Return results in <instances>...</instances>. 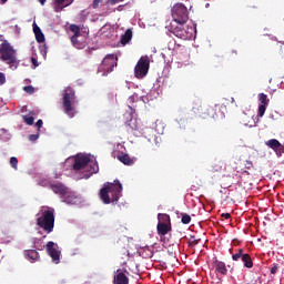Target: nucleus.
<instances>
[{
  "label": "nucleus",
  "instance_id": "obj_1",
  "mask_svg": "<svg viewBox=\"0 0 284 284\" xmlns=\"http://www.w3.org/2000/svg\"><path fill=\"white\" fill-rule=\"evenodd\" d=\"M64 165L73 170V172H84L80 175V179H90L92 174L99 172V162L91 154L80 153L75 156L68 158Z\"/></svg>",
  "mask_w": 284,
  "mask_h": 284
},
{
  "label": "nucleus",
  "instance_id": "obj_2",
  "mask_svg": "<svg viewBox=\"0 0 284 284\" xmlns=\"http://www.w3.org/2000/svg\"><path fill=\"white\" fill-rule=\"evenodd\" d=\"M121 196H123V185L119 180H114L113 183H104V186L100 190V199L104 205L118 204Z\"/></svg>",
  "mask_w": 284,
  "mask_h": 284
},
{
  "label": "nucleus",
  "instance_id": "obj_3",
  "mask_svg": "<svg viewBox=\"0 0 284 284\" xmlns=\"http://www.w3.org/2000/svg\"><path fill=\"white\" fill-rule=\"evenodd\" d=\"M136 101V95L133 94L129 97L128 99V108L129 112L125 114L126 119L128 116L130 120L125 122V125H128L131 129V132L134 136H143V129L141 128V120L136 118V111L133 108V103Z\"/></svg>",
  "mask_w": 284,
  "mask_h": 284
},
{
  "label": "nucleus",
  "instance_id": "obj_4",
  "mask_svg": "<svg viewBox=\"0 0 284 284\" xmlns=\"http://www.w3.org/2000/svg\"><path fill=\"white\" fill-rule=\"evenodd\" d=\"M0 61H3V63H7L9 65L10 70H17L19 68V59H17V50L12 45H10V42L8 40H4L0 44Z\"/></svg>",
  "mask_w": 284,
  "mask_h": 284
},
{
  "label": "nucleus",
  "instance_id": "obj_5",
  "mask_svg": "<svg viewBox=\"0 0 284 284\" xmlns=\"http://www.w3.org/2000/svg\"><path fill=\"white\" fill-rule=\"evenodd\" d=\"M32 247L33 250L43 251L47 250V253L52 258V262L55 263V265H59L61 263V252L59 250V244L50 241L47 243V245H43V240L33 237L32 239Z\"/></svg>",
  "mask_w": 284,
  "mask_h": 284
},
{
  "label": "nucleus",
  "instance_id": "obj_6",
  "mask_svg": "<svg viewBox=\"0 0 284 284\" xmlns=\"http://www.w3.org/2000/svg\"><path fill=\"white\" fill-rule=\"evenodd\" d=\"M62 105L64 108V114H67L69 119H74V114H77V105H79V99H77L73 88L68 87L63 90Z\"/></svg>",
  "mask_w": 284,
  "mask_h": 284
},
{
  "label": "nucleus",
  "instance_id": "obj_7",
  "mask_svg": "<svg viewBox=\"0 0 284 284\" xmlns=\"http://www.w3.org/2000/svg\"><path fill=\"white\" fill-rule=\"evenodd\" d=\"M37 216V225L41 227L47 234L54 230V209L42 207Z\"/></svg>",
  "mask_w": 284,
  "mask_h": 284
},
{
  "label": "nucleus",
  "instance_id": "obj_8",
  "mask_svg": "<svg viewBox=\"0 0 284 284\" xmlns=\"http://www.w3.org/2000/svg\"><path fill=\"white\" fill-rule=\"evenodd\" d=\"M172 34L178 37V39H183V41H192V39H196V24L185 26L171 23Z\"/></svg>",
  "mask_w": 284,
  "mask_h": 284
},
{
  "label": "nucleus",
  "instance_id": "obj_9",
  "mask_svg": "<svg viewBox=\"0 0 284 284\" xmlns=\"http://www.w3.org/2000/svg\"><path fill=\"white\" fill-rule=\"evenodd\" d=\"M173 23L176 26H185L190 17L187 16V8L183 3H178L172 9Z\"/></svg>",
  "mask_w": 284,
  "mask_h": 284
},
{
  "label": "nucleus",
  "instance_id": "obj_10",
  "mask_svg": "<svg viewBox=\"0 0 284 284\" xmlns=\"http://www.w3.org/2000/svg\"><path fill=\"white\" fill-rule=\"evenodd\" d=\"M116 61H119V58L115 54H108L98 68V72H103L102 77H108L116 68Z\"/></svg>",
  "mask_w": 284,
  "mask_h": 284
},
{
  "label": "nucleus",
  "instance_id": "obj_11",
  "mask_svg": "<svg viewBox=\"0 0 284 284\" xmlns=\"http://www.w3.org/2000/svg\"><path fill=\"white\" fill-rule=\"evenodd\" d=\"M150 72V58L142 55L134 68V75L136 79H144Z\"/></svg>",
  "mask_w": 284,
  "mask_h": 284
},
{
  "label": "nucleus",
  "instance_id": "obj_12",
  "mask_svg": "<svg viewBox=\"0 0 284 284\" xmlns=\"http://www.w3.org/2000/svg\"><path fill=\"white\" fill-rule=\"evenodd\" d=\"M232 261H242L244 264V267L247 270H252L254 267V262H252V256L250 254L245 253V250L239 248L236 253L232 255Z\"/></svg>",
  "mask_w": 284,
  "mask_h": 284
},
{
  "label": "nucleus",
  "instance_id": "obj_13",
  "mask_svg": "<svg viewBox=\"0 0 284 284\" xmlns=\"http://www.w3.org/2000/svg\"><path fill=\"white\" fill-rule=\"evenodd\" d=\"M61 202L67 203V205H81V203H83V197L69 190V192L61 199Z\"/></svg>",
  "mask_w": 284,
  "mask_h": 284
},
{
  "label": "nucleus",
  "instance_id": "obj_14",
  "mask_svg": "<svg viewBox=\"0 0 284 284\" xmlns=\"http://www.w3.org/2000/svg\"><path fill=\"white\" fill-rule=\"evenodd\" d=\"M142 128V135L144 139H148L149 143H152V141L155 143V145H160L161 143V138L156 136V130L153 128H143V124H141Z\"/></svg>",
  "mask_w": 284,
  "mask_h": 284
},
{
  "label": "nucleus",
  "instance_id": "obj_15",
  "mask_svg": "<svg viewBox=\"0 0 284 284\" xmlns=\"http://www.w3.org/2000/svg\"><path fill=\"white\" fill-rule=\"evenodd\" d=\"M159 219V223H158V234L160 236H165V234H168V232H170V225L161 222V221H170V215L168 214H159L158 215Z\"/></svg>",
  "mask_w": 284,
  "mask_h": 284
},
{
  "label": "nucleus",
  "instance_id": "obj_16",
  "mask_svg": "<svg viewBox=\"0 0 284 284\" xmlns=\"http://www.w3.org/2000/svg\"><path fill=\"white\" fill-rule=\"evenodd\" d=\"M51 190H52V192H54V194H59L60 200L62 201V199L68 194L70 189L64 186L63 183L57 182V183L51 184Z\"/></svg>",
  "mask_w": 284,
  "mask_h": 284
},
{
  "label": "nucleus",
  "instance_id": "obj_17",
  "mask_svg": "<svg viewBox=\"0 0 284 284\" xmlns=\"http://www.w3.org/2000/svg\"><path fill=\"white\" fill-rule=\"evenodd\" d=\"M265 145H267V148H270L271 150L276 152L277 155H280L281 153L284 152L283 144H281V142L276 139H271V140L266 141Z\"/></svg>",
  "mask_w": 284,
  "mask_h": 284
},
{
  "label": "nucleus",
  "instance_id": "obj_18",
  "mask_svg": "<svg viewBox=\"0 0 284 284\" xmlns=\"http://www.w3.org/2000/svg\"><path fill=\"white\" fill-rule=\"evenodd\" d=\"M213 265H214V268H215V272L217 274H221V276H225L227 275V266L225 265L224 262H221L219 260H215L213 262Z\"/></svg>",
  "mask_w": 284,
  "mask_h": 284
},
{
  "label": "nucleus",
  "instance_id": "obj_19",
  "mask_svg": "<svg viewBox=\"0 0 284 284\" xmlns=\"http://www.w3.org/2000/svg\"><path fill=\"white\" fill-rule=\"evenodd\" d=\"M32 28H33V33L36 34V41H38V43H44L45 36L43 34V31H41V28L37 26V22H33Z\"/></svg>",
  "mask_w": 284,
  "mask_h": 284
},
{
  "label": "nucleus",
  "instance_id": "obj_20",
  "mask_svg": "<svg viewBox=\"0 0 284 284\" xmlns=\"http://www.w3.org/2000/svg\"><path fill=\"white\" fill-rule=\"evenodd\" d=\"M71 42L78 50H83V48H85V38L81 36L71 37Z\"/></svg>",
  "mask_w": 284,
  "mask_h": 284
},
{
  "label": "nucleus",
  "instance_id": "obj_21",
  "mask_svg": "<svg viewBox=\"0 0 284 284\" xmlns=\"http://www.w3.org/2000/svg\"><path fill=\"white\" fill-rule=\"evenodd\" d=\"M138 254L142 258H152V256H154V251L150 246H143L138 248Z\"/></svg>",
  "mask_w": 284,
  "mask_h": 284
},
{
  "label": "nucleus",
  "instance_id": "obj_22",
  "mask_svg": "<svg viewBox=\"0 0 284 284\" xmlns=\"http://www.w3.org/2000/svg\"><path fill=\"white\" fill-rule=\"evenodd\" d=\"M113 284H130V278L125 276V273L118 270L113 278Z\"/></svg>",
  "mask_w": 284,
  "mask_h": 284
},
{
  "label": "nucleus",
  "instance_id": "obj_23",
  "mask_svg": "<svg viewBox=\"0 0 284 284\" xmlns=\"http://www.w3.org/2000/svg\"><path fill=\"white\" fill-rule=\"evenodd\" d=\"M24 256L28 261H30V263L39 261V252H37V250L24 251Z\"/></svg>",
  "mask_w": 284,
  "mask_h": 284
},
{
  "label": "nucleus",
  "instance_id": "obj_24",
  "mask_svg": "<svg viewBox=\"0 0 284 284\" xmlns=\"http://www.w3.org/2000/svg\"><path fill=\"white\" fill-rule=\"evenodd\" d=\"M118 159L124 165H134V159H131L130 155H128V154L118 155Z\"/></svg>",
  "mask_w": 284,
  "mask_h": 284
},
{
  "label": "nucleus",
  "instance_id": "obj_25",
  "mask_svg": "<svg viewBox=\"0 0 284 284\" xmlns=\"http://www.w3.org/2000/svg\"><path fill=\"white\" fill-rule=\"evenodd\" d=\"M132 41V30H126L125 33L121 37L122 45H128V42Z\"/></svg>",
  "mask_w": 284,
  "mask_h": 284
},
{
  "label": "nucleus",
  "instance_id": "obj_26",
  "mask_svg": "<svg viewBox=\"0 0 284 284\" xmlns=\"http://www.w3.org/2000/svg\"><path fill=\"white\" fill-rule=\"evenodd\" d=\"M152 94L154 95V99H156V97H159V92H156V90H152L151 93H149L146 97L141 98L143 103H148L149 101H152V99H153Z\"/></svg>",
  "mask_w": 284,
  "mask_h": 284
},
{
  "label": "nucleus",
  "instance_id": "obj_27",
  "mask_svg": "<svg viewBox=\"0 0 284 284\" xmlns=\"http://www.w3.org/2000/svg\"><path fill=\"white\" fill-rule=\"evenodd\" d=\"M53 3H57L58 6H64V8H68V6H72V3H74V0H53Z\"/></svg>",
  "mask_w": 284,
  "mask_h": 284
},
{
  "label": "nucleus",
  "instance_id": "obj_28",
  "mask_svg": "<svg viewBox=\"0 0 284 284\" xmlns=\"http://www.w3.org/2000/svg\"><path fill=\"white\" fill-rule=\"evenodd\" d=\"M258 101L262 103V105H267L270 103V99H267V94L265 93L258 94Z\"/></svg>",
  "mask_w": 284,
  "mask_h": 284
},
{
  "label": "nucleus",
  "instance_id": "obj_29",
  "mask_svg": "<svg viewBox=\"0 0 284 284\" xmlns=\"http://www.w3.org/2000/svg\"><path fill=\"white\" fill-rule=\"evenodd\" d=\"M267 110V105L265 104H260L258 105V111H257V116L262 119V116H265V111Z\"/></svg>",
  "mask_w": 284,
  "mask_h": 284
},
{
  "label": "nucleus",
  "instance_id": "obj_30",
  "mask_svg": "<svg viewBox=\"0 0 284 284\" xmlns=\"http://www.w3.org/2000/svg\"><path fill=\"white\" fill-rule=\"evenodd\" d=\"M22 119H23L24 123H27V125H34V116L23 115Z\"/></svg>",
  "mask_w": 284,
  "mask_h": 284
},
{
  "label": "nucleus",
  "instance_id": "obj_31",
  "mask_svg": "<svg viewBox=\"0 0 284 284\" xmlns=\"http://www.w3.org/2000/svg\"><path fill=\"white\" fill-rule=\"evenodd\" d=\"M181 221H182L183 225H190L192 217L187 213H183Z\"/></svg>",
  "mask_w": 284,
  "mask_h": 284
},
{
  "label": "nucleus",
  "instance_id": "obj_32",
  "mask_svg": "<svg viewBox=\"0 0 284 284\" xmlns=\"http://www.w3.org/2000/svg\"><path fill=\"white\" fill-rule=\"evenodd\" d=\"M71 32H74V37L81 36V30L79 29V26L77 24H71L70 26Z\"/></svg>",
  "mask_w": 284,
  "mask_h": 284
},
{
  "label": "nucleus",
  "instance_id": "obj_33",
  "mask_svg": "<svg viewBox=\"0 0 284 284\" xmlns=\"http://www.w3.org/2000/svg\"><path fill=\"white\" fill-rule=\"evenodd\" d=\"M39 50L43 59H48V45H40Z\"/></svg>",
  "mask_w": 284,
  "mask_h": 284
},
{
  "label": "nucleus",
  "instance_id": "obj_34",
  "mask_svg": "<svg viewBox=\"0 0 284 284\" xmlns=\"http://www.w3.org/2000/svg\"><path fill=\"white\" fill-rule=\"evenodd\" d=\"M10 165H11V168H13V170H17V168L19 165V160L17 158L12 156L10 159Z\"/></svg>",
  "mask_w": 284,
  "mask_h": 284
},
{
  "label": "nucleus",
  "instance_id": "obj_35",
  "mask_svg": "<svg viewBox=\"0 0 284 284\" xmlns=\"http://www.w3.org/2000/svg\"><path fill=\"white\" fill-rule=\"evenodd\" d=\"M65 4L54 3V12H63Z\"/></svg>",
  "mask_w": 284,
  "mask_h": 284
},
{
  "label": "nucleus",
  "instance_id": "obj_36",
  "mask_svg": "<svg viewBox=\"0 0 284 284\" xmlns=\"http://www.w3.org/2000/svg\"><path fill=\"white\" fill-rule=\"evenodd\" d=\"M23 90L27 92V94H34V87L27 85L23 88Z\"/></svg>",
  "mask_w": 284,
  "mask_h": 284
},
{
  "label": "nucleus",
  "instance_id": "obj_37",
  "mask_svg": "<svg viewBox=\"0 0 284 284\" xmlns=\"http://www.w3.org/2000/svg\"><path fill=\"white\" fill-rule=\"evenodd\" d=\"M31 62L34 65V68H39V60H38L37 55L31 57Z\"/></svg>",
  "mask_w": 284,
  "mask_h": 284
},
{
  "label": "nucleus",
  "instance_id": "obj_38",
  "mask_svg": "<svg viewBox=\"0 0 284 284\" xmlns=\"http://www.w3.org/2000/svg\"><path fill=\"white\" fill-rule=\"evenodd\" d=\"M39 140V133L29 135V141H38Z\"/></svg>",
  "mask_w": 284,
  "mask_h": 284
},
{
  "label": "nucleus",
  "instance_id": "obj_39",
  "mask_svg": "<svg viewBox=\"0 0 284 284\" xmlns=\"http://www.w3.org/2000/svg\"><path fill=\"white\" fill-rule=\"evenodd\" d=\"M276 272H278V264H273L271 267V274H276Z\"/></svg>",
  "mask_w": 284,
  "mask_h": 284
},
{
  "label": "nucleus",
  "instance_id": "obj_40",
  "mask_svg": "<svg viewBox=\"0 0 284 284\" xmlns=\"http://www.w3.org/2000/svg\"><path fill=\"white\" fill-rule=\"evenodd\" d=\"M103 0H93L92 8L97 9L99 8V3H102Z\"/></svg>",
  "mask_w": 284,
  "mask_h": 284
},
{
  "label": "nucleus",
  "instance_id": "obj_41",
  "mask_svg": "<svg viewBox=\"0 0 284 284\" xmlns=\"http://www.w3.org/2000/svg\"><path fill=\"white\" fill-rule=\"evenodd\" d=\"M6 83V74L0 72V85Z\"/></svg>",
  "mask_w": 284,
  "mask_h": 284
},
{
  "label": "nucleus",
  "instance_id": "obj_42",
  "mask_svg": "<svg viewBox=\"0 0 284 284\" xmlns=\"http://www.w3.org/2000/svg\"><path fill=\"white\" fill-rule=\"evenodd\" d=\"M121 2H123V0H108V3H110L111 6H116V3Z\"/></svg>",
  "mask_w": 284,
  "mask_h": 284
},
{
  "label": "nucleus",
  "instance_id": "obj_43",
  "mask_svg": "<svg viewBox=\"0 0 284 284\" xmlns=\"http://www.w3.org/2000/svg\"><path fill=\"white\" fill-rule=\"evenodd\" d=\"M37 128H43V120H38L36 123Z\"/></svg>",
  "mask_w": 284,
  "mask_h": 284
},
{
  "label": "nucleus",
  "instance_id": "obj_44",
  "mask_svg": "<svg viewBox=\"0 0 284 284\" xmlns=\"http://www.w3.org/2000/svg\"><path fill=\"white\" fill-rule=\"evenodd\" d=\"M178 123L180 124V128H185V120L181 119Z\"/></svg>",
  "mask_w": 284,
  "mask_h": 284
},
{
  "label": "nucleus",
  "instance_id": "obj_45",
  "mask_svg": "<svg viewBox=\"0 0 284 284\" xmlns=\"http://www.w3.org/2000/svg\"><path fill=\"white\" fill-rule=\"evenodd\" d=\"M191 243L193 244V245H199V240H196V239H194V237H191Z\"/></svg>",
  "mask_w": 284,
  "mask_h": 284
},
{
  "label": "nucleus",
  "instance_id": "obj_46",
  "mask_svg": "<svg viewBox=\"0 0 284 284\" xmlns=\"http://www.w3.org/2000/svg\"><path fill=\"white\" fill-rule=\"evenodd\" d=\"M245 128H256V122H254V124H247V123H244Z\"/></svg>",
  "mask_w": 284,
  "mask_h": 284
},
{
  "label": "nucleus",
  "instance_id": "obj_47",
  "mask_svg": "<svg viewBox=\"0 0 284 284\" xmlns=\"http://www.w3.org/2000/svg\"><path fill=\"white\" fill-rule=\"evenodd\" d=\"M230 217H231L230 213H222V219H230Z\"/></svg>",
  "mask_w": 284,
  "mask_h": 284
},
{
  "label": "nucleus",
  "instance_id": "obj_48",
  "mask_svg": "<svg viewBox=\"0 0 284 284\" xmlns=\"http://www.w3.org/2000/svg\"><path fill=\"white\" fill-rule=\"evenodd\" d=\"M0 3H1L2 6H6V3H8V0H0Z\"/></svg>",
  "mask_w": 284,
  "mask_h": 284
},
{
  "label": "nucleus",
  "instance_id": "obj_49",
  "mask_svg": "<svg viewBox=\"0 0 284 284\" xmlns=\"http://www.w3.org/2000/svg\"><path fill=\"white\" fill-rule=\"evenodd\" d=\"M45 1L48 0H39V3H41L42 6H45Z\"/></svg>",
  "mask_w": 284,
  "mask_h": 284
},
{
  "label": "nucleus",
  "instance_id": "obj_50",
  "mask_svg": "<svg viewBox=\"0 0 284 284\" xmlns=\"http://www.w3.org/2000/svg\"><path fill=\"white\" fill-rule=\"evenodd\" d=\"M168 253H169L171 256H173V254H174L173 252H170V251H168Z\"/></svg>",
  "mask_w": 284,
  "mask_h": 284
},
{
  "label": "nucleus",
  "instance_id": "obj_51",
  "mask_svg": "<svg viewBox=\"0 0 284 284\" xmlns=\"http://www.w3.org/2000/svg\"><path fill=\"white\" fill-rule=\"evenodd\" d=\"M205 8H210V3H206V4H205Z\"/></svg>",
  "mask_w": 284,
  "mask_h": 284
},
{
  "label": "nucleus",
  "instance_id": "obj_52",
  "mask_svg": "<svg viewBox=\"0 0 284 284\" xmlns=\"http://www.w3.org/2000/svg\"><path fill=\"white\" fill-rule=\"evenodd\" d=\"M122 8H123V7H122V6H120V7L118 8V10H122Z\"/></svg>",
  "mask_w": 284,
  "mask_h": 284
},
{
  "label": "nucleus",
  "instance_id": "obj_53",
  "mask_svg": "<svg viewBox=\"0 0 284 284\" xmlns=\"http://www.w3.org/2000/svg\"><path fill=\"white\" fill-rule=\"evenodd\" d=\"M9 139H10V134H8V136H7V141H9Z\"/></svg>",
  "mask_w": 284,
  "mask_h": 284
}]
</instances>
